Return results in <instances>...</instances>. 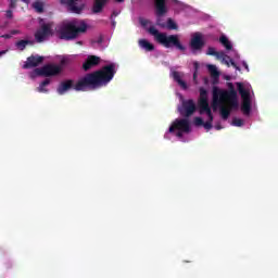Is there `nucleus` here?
I'll use <instances>...</instances> for the list:
<instances>
[{
    "mask_svg": "<svg viewBox=\"0 0 278 278\" xmlns=\"http://www.w3.org/2000/svg\"><path fill=\"white\" fill-rule=\"evenodd\" d=\"M33 8L38 12V14H42V12H45V3L40 0L34 2Z\"/></svg>",
    "mask_w": 278,
    "mask_h": 278,
    "instance_id": "22",
    "label": "nucleus"
},
{
    "mask_svg": "<svg viewBox=\"0 0 278 278\" xmlns=\"http://www.w3.org/2000/svg\"><path fill=\"white\" fill-rule=\"evenodd\" d=\"M111 25H112L113 29L116 28V22L114 21V18L111 20Z\"/></svg>",
    "mask_w": 278,
    "mask_h": 278,
    "instance_id": "39",
    "label": "nucleus"
},
{
    "mask_svg": "<svg viewBox=\"0 0 278 278\" xmlns=\"http://www.w3.org/2000/svg\"><path fill=\"white\" fill-rule=\"evenodd\" d=\"M116 75V64L110 63L104 65L101 70L92 73H88L80 77L76 84L73 79H66L59 84L56 88L58 94H66L68 90H75L76 92H86V90H94V88H101L108 86L110 81L114 79Z\"/></svg>",
    "mask_w": 278,
    "mask_h": 278,
    "instance_id": "1",
    "label": "nucleus"
},
{
    "mask_svg": "<svg viewBox=\"0 0 278 278\" xmlns=\"http://www.w3.org/2000/svg\"><path fill=\"white\" fill-rule=\"evenodd\" d=\"M172 77L174 81H176V84H178V86H180L182 90H188V84H186V81L181 79V74L179 72L174 71L172 73Z\"/></svg>",
    "mask_w": 278,
    "mask_h": 278,
    "instance_id": "14",
    "label": "nucleus"
},
{
    "mask_svg": "<svg viewBox=\"0 0 278 278\" xmlns=\"http://www.w3.org/2000/svg\"><path fill=\"white\" fill-rule=\"evenodd\" d=\"M207 71L211 73L213 79H218V77H220V73L218 72V68H216V65H207Z\"/></svg>",
    "mask_w": 278,
    "mask_h": 278,
    "instance_id": "20",
    "label": "nucleus"
},
{
    "mask_svg": "<svg viewBox=\"0 0 278 278\" xmlns=\"http://www.w3.org/2000/svg\"><path fill=\"white\" fill-rule=\"evenodd\" d=\"M233 68H236V71H240V66H238V64L235 63V65H232Z\"/></svg>",
    "mask_w": 278,
    "mask_h": 278,
    "instance_id": "41",
    "label": "nucleus"
},
{
    "mask_svg": "<svg viewBox=\"0 0 278 278\" xmlns=\"http://www.w3.org/2000/svg\"><path fill=\"white\" fill-rule=\"evenodd\" d=\"M117 3H123L125 0H116Z\"/></svg>",
    "mask_w": 278,
    "mask_h": 278,
    "instance_id": "44",
    "label": "nucleus"
},
{
    "mask_svg": "<svg viewBox=\"0 0 278 278\" xmlns=\"http://www.w3.org/2000/svg\"><path fill=\"white\" fill-rule=\"evenodd\" d=\"M232 125L235 127H242V125H244V121L240 119V118H233L232 119Z\"/></svg>",
    "mask_w": 278,
    "mask_h": 278,
    "instance_id": "26",
    "label": "nucleus"
},
{
    "mask_svg": "<svg viewBox=\"0 0 278 278\" xmlns=\"http://www.w3.org/2000/svg\"><path fill=\"white\" fill-rule=\"evenodd\" d=\"M194 66H195V68H198V66H199V63H195V64H194Z\"/></svg>",
    "mask_w": 278,
    "mask_h": 278,
    "instance_id": "47",
    "label": "nucleus"
},
{
    "mask_svg": "<svg viewBox=\"0 0 278 278\" xmlns=\"http://www.w3.org/2000/svg\"><path fill=\"white\" fill-rule=\"evenodd\" d=\"M27 45H31V41L27 39H23L15 43V46L17 47V49H20V51H25V49L27 48Z\"/></svg>",
    "mask_w": 278,
    "mask_h": 278,
    "instance_id": "23",
    "label": "nucleus"
},
{
    "mask_svg": "<svg viewBox=\"0 0 278 278\" xmlns=\"http://www.w3.org/2000/svg\"><path fill=\"white\" fill-rule=\"evenodd\" d=\"M154 1V10L156 18V25L157 27H166V23L162 22V16H165V14H168V5H166V0H153Z\"/></svg>",
    "mask_w": 278,
    "mask_h": 278,
    "instance_id": "6",
    "label": "nucleus"
},
{
    "mask_svg": "<svg viewBox=\"0 0 278 278\" xmlns=\"http://www.w3.org/2000/svg\"><path fill=\"white\" fill-rule=\"evenodd\" d=\"M205 47V40H203V36L201 34L197 33L190 41V48L192 51H201Z\"/></svg>",
    "mask_w": 278,
    "mask_h": 278,
    "instance_id": "12",
    "label": "nucleus"
},
{
    "mask_svg": "<svg viewBox=\"0 0 278 278\" xmlns=\"http://www.w3.org/2000/svg\"><path fill=\"white\" fill-rule=\"evenodd\" d=\"M97 45H103V35H100L97 40H96Z\"/></svg>",
    "mask_w": 278,
    "mask_h": 278,
    "instance_id": "33",
    "label": "nucleus"
},
{
    "mask_svg": "<svg viewBox=\"0 0 278 278\" xmlns=\"http://www.w3.org/2000/svg\"><path fill=\"white\" fill-rule=\"evenodd\" d=\"M215 128H216V129H223V127H220V126H215Z\"/></svg>",
    "mask_w": 278,
    "mask_h": 278,
    "instance_id": "45",
    "label": "nucleus"
},
{
    "mask_svg": "<svg viewBox=\"0 0 278 278\" xmlns=\"http://www.w3.org/2000/svg\"><path fill=\"white\" fill-rule=\"evenodd\" d=\"M148 34L154 36V39L159 42V45H162V47H165V49H173V47H175V49L178 51H186V46L181 45L179 35H167L166 33H160V30L154 28V26L148 28Z\"/></svg>",
    "mask_w": 278,
    "mask_h": 278,
    "instance_id": "4",
    "label": "nucleus"
},
{
    "mask_svg": "<svg viewBox=\"0 0 278 278\" xmlns=\"http://www.w3.org/2000/svg\"><path fill=\"white\" fill-rule=\"evenodd\" d=\"M206 55H214L215 58H217V60H225V58H227V54H225V52L223 51L218 52L214 47L207 48Z\"/></svg>",
    "mask_w": 278,
    "mask_h": 278,
    "instance_id": "17",
    "label": "nucleus"
},
{
    "mask_svg": "<svg viewBox=\"0 0 278 278\" xmlns=\"http://www.w3.org/2000/svg\"><path fill=\"white\" fill-rule=\"evenodd\" d=\"M116 16H118V12H116V11H113V13H112V15H111V21H112V18H115Z\"/></svg>",
    "mask_w": 278,
    "mask_h": 278,
    "instance_id": "37",
    "label": "nucleus"
},
{
    "mask_svg": "<svg viewBox=\"0 0 278 278\" xmlns=\"http://www.w3.org/2000/svg\"><path fill=\"white\" fill-rule=\"evenodd\" d=\"M202 126H204V129L210 131V129H212V122H204V124H202Z\"/></svg>",
    "mask_w": 278,
    "mask_h": 278,
    "instance_id": "31",
    "label": "nucleus"
},
{
    "mask_svg": "<svg viewBox=\"0 0 278 278\" xmlns=\"http://www.w3.org/2000/svg\"><path fill=\"white\" fill-rule=\"evenodd\" d=\"M139 23L142 27H147V25H149V23H151V22L149 20H144V18L140 17Z\"/></svg>",
    "mask_w": 278,
    "mask_h": 278,
    "instance_id": "30",
    "label": "nucleus"
},
{
    "mask_svg": "<svg viewBox=\"0 0 278 278\" xmlns=\"http://www.w3.org/2000/svg\"><path fill=\"white\" fill-rule=\"evenodd\" d=\"M193 79H197V73L193 74Z\"/></svg>",
    "mask_w": 278,
    "mask_h": 278,
    "instance_id": "46",
    "label": "nucleus"
},
{
    "mask_svg": "<svg viewBox=\"0 0 278 278\" xmlns=\"http://www.w3.org/2000/svg\"><path fill=\"white\" fill-rule=\"evenodd\" d=\"M229 90H222L218 87L213 89V110L219 108V114L223 121H227L231 116L232 110H239L238 91L233 88V84L229 83Z\"/></svg>",
    "mask_w": 278,
    "mask_h": 278,
    "instance_id": "2",
    "label": "nucleus"
},
{
    "mask_svg": "<svg viewBox=\"0 0 278 278\" xmlns=\"http://www.w3.org/2000/svg\"><path fill=\"white\" fill-rule=\"evenodd\" d=\"M223 62H225V64H226L227 66H230V64H231L232 66H236V62L233 61V59H231V56H229V55H227V54H226V56H225V60H223Z\"/></svg>",
    "mask_w": 278,
    "mask_h": 278,
    "instance_id": "25",
    "label": "nucleus"
},
{
    "mask_svg": "<svg viewBox=\"0 0 278 278\" xmlns=\"http://www.w3.org/2000/svg\"><path fill=\"white\" fill-rule=\"evenodd\" d=\"M242 66L244 67L245 71H249V64H247L245 61L242 62Z\"/></svg>",
    "mask_w": 278,
    "mask_h": 278,
    "instance_id": "38",
    "label": "nucleus"
},
{
    "mask_svg": "<svg viewBox=\"0 0 278 278\" xmlns=\"http://www.w3.org/2000/svg\"><path fill=\"white\" fill-rule=\"evenodd\" d=\"M1 38H5L7 40H10V38H12V35L5 34V35H2Z\"/></svg>",
    "mask_w": 278,
    "mask_h": 278,
    "instance_id": "36",
    "label": "nucleus"
},
{
    "mask_svg": "<svg viewBox=\"0 0 278 278\" xmlns=\"http://www.w3.org/2000/svg\"><path fill=\"white\" fill-rule=\"evenodd\" d=\"M22 1H23V3L29 4L30 0H22Z\"/></svg>",
    "mask_w": 278,
    "mask_h": 278,
    "instance_id": "43",
    "label": "nucleus"
},
{
    "mask_svg": "<svg viewBox=\"0 0 278 278\" xmlns=\"http://www.w3.org/2000/svg\"><path fill=\"white\" fill-rule=\"evenodd\" d=\"M35 73L39 77H55L62 73L60 65L47 64L40 68H35Z\"/></svg>",
    "mask_w": 278,
    "mask_h": 278,
    "instance_id": "7",
    "label": "nucleus"
},
{
    "mask_svg": "<svg viewBox=\"0 0 278 278\" xmlns=\"http://www.w3.org/2000/svg\"><path fill=\"white\" fill-rule=\"evenodd\" d=\"M219 42L220 45H223V47H225V49H227V51H231L233 49L231 41H229V39L225 35L219 37Z\"/></svg>",
    "mask_w": 278,
    "mask_h": 278,
    "instance_id": "19",
    "label": "nucleus"
},
{
    "mask_svg": "<svg viewBox=\"0 0 278 278\" xmlns=\"http://www.w3.org/2000/svg\"><path fill=\"white\" fill-rule=\"evenodd\" d=\"M78 45H81V41H79Z\"/></svg>",
    "mask_w": 278,
    "mask_h": 278,
    "instance_id": "48",
    "label": "nucleus"
},
{
    "mask_svg": "<svg viewBox=\"0 0 278 278\" xmlns=\"http://www.w3.org/2000/svg\"><path fill=\"white\" fill-rule=\"evenodd\" d=\"M106 3H108V0H94L93 7H92L93 14H101Z\"/></svg>",
    "mask_w": 278,
    "mask_h": 278,
    "instance_id": "15",
    "label": "nucleus"
},
{
    "mask_svg": "<svg viewBox=\"0 0 278 278\" xmlns=\"http://www.w3.org/2000/svg\"><path fill=\"white\" fill-rule=\"evenodd\" d=\"M237 89L242 99L241 112L245 116H249V114H251V92L244 88L242 83H237Z\"/></svg>",
    "mask_w": 278,
    "mask_h": 278,
    "instance_id": "5",
    "label": "nucleus"
},
{
    "mask_svg": "<svg viewBox=\"0 0 278 278\" xmlns=\"http://www.w3.org/2000/svg\"><path fill=\"white\" fill-rule=\"evenodd\" d=\"M45 62V56H40L38 54L30 55L27 58V61L24 63L23 68H36V66H40Z\"/></svg>",
    "mask_w": 278,
    "mask_h": 278,
    "instance_id": "11",
    "label": "nucleus"
},
{
    "mask_svg": "<svg viewBox=\"0 0 278 278\" xmlns=\"http://www.w3.org/2000/svg\"><path fill=\"white\" fill-rule=\"evenodd\" d=\"M88 31V24L81 20H72L62 22L55 28V34L59 40H77L80 34Z\"/></svg>",
    "mask_w": 278,
    "mask_h": 278,
    "instance_id": "3",
    "label": "nucleus"
},
{
    "mask_svg": "<svg viewBox=\"0 0 278 278\" xmlns=\"http://www.w3.org/2000/svg\"><path fill=\"white\" fill-rule=\"evenodd\" d=\"M165 27H167V29H177V23L169 17L167 18V25Z\"/></svg>",
    "mask_w": 278,
    "mask_h": 278,
    "instance_id": "24",
    "label": "nucleus"
},
{
    "mask_svg": "<svg viewBox=\"0 0 278 278\" xmlns=\"http://www.w3.org/2000/svg\"><path fill=\"white\" fill-rule=\"evenodd\" d=\"M13 13L12 10L7 11V18H12Z\"/></svg>",
    "mask_w": 278,
    "mask_h": 278,
    "instance_id": "35",
    "label": "nucleus"
},
{
    "mask_svg": "<svg viewBox=\"0 0 278 278\" xmlns=\"http://www.w3.org/2000/svg\"><path fill=\"white\" fill-rule=\"evenodd\" d=\"M51 36V25L50 24H43L41 25L40 29H38L35 33V40L37 42H45L47 40V37Z\"/></svg>",
    "mask_w": 278,
    "mask_h": 278,
    "instance_id": "10",
    "label": "nucleus"
},
{
    "mask_svg": "<svg viewBox=\"0 0 278 278\" xmlns=\"http://www.w3.org/2000/svg\"><path fill=\"white\" fill-rule=\"evenodd\" d=\"M175 130L190 134V121L188 118H176L169 127V134H175Z\"/></svg>",
    "mask_w": 278,
    "mask_h": 278,
    "instance_id": "8",
    "label": "nucleus"
},
{
    "mask_svg": "<svg viewBox=\"0 0 278 278\" xmlns=\"http://www.w3.org/2000/svg\"><path fill=\"white\" fill-rule=\"evenodd\" d=\"M200 98L199 99H207V90L203 87H200Z\"/></svg>",
    "mask_w": 278,
    "mask_h": 278,
    "instance_id": "27",
    "label": "nucleus"
},
{
    "mask_svg": "<svg viewBox=\"0 0 278 278\" xmlns=\"http://www.w3.org/2000/svg\"><path fill=\"white\" fill-rule=\"evenodd\" d=\"M204 114L208 117V123H214V115L212 114V109L206 111Z\"/></svg>",
    "mask_w": 278,
    "mask_h": 278,
    "instance_id": "29",
    "label": "nucleus"
},
{
    "mask_svg": "<svg viewBox=\"0 0 278 278\" xmlns=\"http://www.w3.org/2000/svg\"><path fill=\"white\" fill-rule=\"evenodd\" d=\"M233 68H236V71H240V66H238V64L235 63V65H232Z\"/></svg>",
    "mask_w": 278,
    "mask_h": 278,
    "instance_id": "42",
    "label": "nucleus"
},
{
    "mask_svg": "<svg viewBox=\"0 0 278 278\" xmlns=\"http://www.w3.org/2000/svg\"><path fill=\"white\" fill-rule=\"evenodd\" d=\"M20 31L14 29V30H11V36H16V34H18Z\"/></svg>",
    "mask_w": 278,
    "mask_h": 278,
    "instance_id": "40",
    "label": "nucleus"
},
{
    "mask_svg": "<svg viewBox=\"0 0 278 278\" xmlns=\"http://www.w3.org/2000/svg\"><path fill=\"white\" fill-rule=\"evenodd\" d=\"M179 114L181 116H185L186 118H189V116H192L194 112H197V104H194V100L189 99L182 101V106L178 109Z\"/></svg>",
    "mask_w": 278,
    "mask_h": 278,
    "instance_id": "9",
    "label": "nucleus"
},
{
    "mask_svg": "<svg viewBox=\"0 0 278 278\" xmlns=\"http://www.w3.org/2000/svg\"><path fill=\"white\" fill-rule=\"evenodd\" d=\"M16 3H18V0H11V1H10V8H11L12 10H14V8H16Z\"/></svg>",
    "mask_w": 278,
    "mask_h": 278,
    "instance_id": "32",
    "label": "nucleus"
},
{
    "mask_svg": "<svg viewBox=\"0 0 278 278\" xmlns=\"http://www.w3.org/2000/svg\"><path fill=\"white\" fill-rule=\"evenodd\" d=\"M184 131H181V130H178L177 132H176V136H177V138H184Z\"/></svg>",
    "mask_w": 278,
    "mask_h": 278,
    "instance_id": "34",
    "label": "nucleus"
},
{
    "mask_svg": "<svg viewBox=\"0 0 278 278\" xmlns=\"http://www.w3.org/2000/svg\"><path fill=\"white\" fill-rule=\"evenodd\" d=\"M193 123H194L195 127H201L204 124L203 118H201V117H194Z\"/></svg>",
    "mask_w": 278,
    "mask_h": 278,
    "instance_id": "28",
    "label": "nucleus"
},
{
    "mask_svg": "<svg viewBox=\"0 0 278 278\" xmlns=\"http://www.w3.org/2000/svg\"><path fill=\"white\" fill-rule=\"evenodd\" d=\"M99 64H101V58L97 55H89L83 64V70L88 72L90 68H94V66H99Z\"/></svg>",
    "mask_w": 278,
    "mask_h": 278,
    "instance_id": "13",
    "label": "nucleus"
},
{
    "mask_svg": "<svg viewBox=\"0 0 278 278\" xmlns=\"http://www.w3.org/2000/svg\"><path fill=\"white\" fill-rule=\"evenodd\" d=\"M198 108H199L200 114H205V112H208L210 110H212L210 108V102H207V99L205 98L199 99Z\"/></svg>",
    "mask_w": 278,
    "mask_h": 278,
    "instance_id": "16",
    "label": "nucleus"
},
{
    "mask_svg": "<svg viewBox=\"0 0 278 278\" xmlns=\"http://www.w3.org/2000/svg\"><path fill=\"white\" fill-rule=\"evenodd\" d=\"M51 84V79L46 78L43 81L40 83L39 87L37 88V92H49V89L45 88Z\"/></svg>",
    "mask_w": 278,
    "mask_h": 278,
    "instance_id": "21",
    "label": "nucleus"
},
{
    "mask_svg": "<svg viewBox=\"0 0 278 278\" xmlns=\"http://www.w3.org/2000/svg\"><path fill=\"white\" fill-rule=\"evenodd\" d=\"M139 47L144 51H155V46L147 39H139Z\"/></svg>",
    "mask_w": 278,
    "mask_h": 278,
    "instance_id": "18",
    "label": "nucleus"
}]
</instances>
